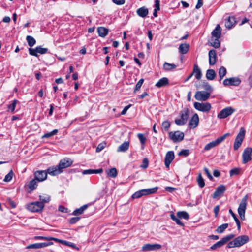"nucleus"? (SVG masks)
<instances>
[{
    "mask_svg": "<svg viewBox=\"0 0 252 252\" xmlns=\"http://www.w3.org/2000/svg\"><path fill=\"white\" fill-rule=\"evenodd\" d=\"M54 241H55V242H59V243H60L62 244H64V245H65L66 246H70V247H71L73 248H76V245L75 244L73 243H71V242H68V241H65V240H61V239H58V238H56V239H53Z\"/></svg>",
    "mask_w": 252,
    "mask_h": 252,
    "instance_id": "obj_34",
    "label": "nucleus"
},
{
    "mask_svg": "<svg viewBox=\"0 0 252 252\" xmlns=\"http://www.w3.org/2000/svg\"><path fill=\"white\" fill-rule=\"evenodd\" d=\"M235 111V109L232 107H227L221 110L218 113L217 117L220 119H225L231 115Z\"/></svg>",
    "mask_w": 252,
    "mask_h": 252,
    "instance_id": "obj_8",
    "label": "nucleus"
},
{
    "mask_svg": "<svg viewBox=\"0 0 252 252\" xmlns=\"http://www.w3.org/2000/svg\"><path fill=\"white\" fill-rule=\"evenodd\" d=\"M240 169L238 168H235L230 170L229 174L231 177L234 175H237L239 174Z\"/></svg>",
    "mask_w": 252,
    "mask_h": 252,
    "instance_id": "obj_50",
    "label": "nucleus"
},
{
    "mask_svg": "<svg viewBox=\"0 0 252 252\" xmlns=\"http://www.w3.org/2000/svg\"><path fill=\"white\" fill-rule=\"evenodd\" d=\"M6 203L9 205L12 208H15L16 207V203L12 200L10 198L6 199Z\"/></svg>",
    "mask_w": 252,
    "mask_h": 252,
    "instance_id": "obj_53",
    "label": "nucleus"
},
{
    "mask_svg": "<svg viewBox=\"0 0 252 252\" xmlns=\"http://www.w3.org/2000/svg\"><path fill=\"white\" fill-rule=\"evenodd\" d=\"M235 235L233 234H230L229 235H228L222 238L221 239V240L212 246H211L210 248V249L211 250L214 251L218 248H220L223 245H224L225 244H226L228 241L232 239L234 237Z\"/></svg>",
    "mask_w": 252,
    "mask_h": 252,
    "instance_id": "obj_4",
    "label": "nucleus"
},
{
    "mask_svg": "<svg viewBox=\"0 0 252 252\" xmlns=\"http://www.w3.org/2000/svg\"><path fill=\"white\" fill-rule=\"evenodd\" d=\"M53 239H56V238L52 237H44V236H35L34 237V239L35 240H53Z\"/></svg>",
    "mask_w": 252,
    "mask_h": 252,
    "instance_id": "obj_55",
    "label": "nucleus"
},
{
    "mask_svg": "<svg viewBox=\"0 0 252 252\" xmlns=\"http://www.w3.org/2000/svg\"><path fill=\"white\" fill-rule=\"evenodd\" d=\"M217 55L214 49H211L209 52V63L210 65H214L216 63Z\"/></svg>",
    "mask_w": 252,
    "mask_h": 252,
    "instance_id": "obj_21",
    "label": "nucleus"
},
{
    "mask_svg": "<svg viewBox=\"0 0 252 252\" xmlns=\"http://www.w3.org/2000/svg\"><path fill=\"white\" fill-rule=\"evenodd\" d=\"M26 40L28 45L31 47L33 46L36 43L35 39L32 36L30 35L27 36Z\"/></svg>",
    "mask_w": 252,
    "mask_h": 252,
    "instance_id": "obj_37",
    "label": "nucleus"
},
{
    "mask_svg": "<svg viewBox=\"0 0 252 252\" xmlns=\"http://www.w3.org/2000/svg\"><path fill=\"white\" fill-rule=\"evenodd\" d=\"M158 189V187H155L153 188L141 189L133 193L131 196V198L132 199H137L143 196L154 194L157 192Z\"/></svg>",
    "mask_w": 252,
    "mask_h": 252,
    "instance_id": "obj_3",
    "label": "nucleus"
},
{
    "mask_svg": "<svg viewBox=\"0 0 252 252\" xmlns=\"http://www.w3.org/2000/svg\"><path fill=\"white\" fill-rule=\"evenodd\" d=\"M117 170L116 168H111L109 172L107 173V175L109 177H112V178H115L117 176Z\"/></svg>",
    "mask_w": 252,
    "mask_h": 252,
    "instance_id": "obj_46",
    "label": "nucleus"
},
{
    "mask_svg": "<svg viewBox=\"0 0 252 252\" xmlns=\"http://www.w3.org/2000/svg\"><path fill=\"white\" fill-rule=\"evenodd\" d=\"M18 102L19 101L16 99L13 100L12 101V103L8 105L7 106L8 110L11 111V112H13L15 111L16 105Z\"/></svg>",
    "mask_w": 252,
    "mask_h": 252,
    "instance_id": "obj_44",
    "label": "nucleus"
},
{
    "mask_svg": "<svg viewBox=\"0 0 252 252\" xmlns=\"http://www.w3.org/2000/svg\"><path fill=\"white\" fill-rule=\"evenodd\" d=\"M29 54L35 57H38V53L44 54L48 52V49L46 48H42L41 46L36 47L35 48H29Z\"/></svg>",
    "mask_w": 252,
    "mask_h": 252,
    "instance_id": "obj_10",
    "label": "nucleus"
},
{
    "mask_svg": "<svg viewBox=\"0 0 252 252\" xmlns=\"http://www.w3.org/2000/svg\"><path fill=\"white\" fill-rule=\"evenodd\" d=\"M73 161L68 158H65L60 161L59 164L48 168V173L52 176L58 175L63 172V169L70 166Z\"/></svg>",
    "mask_w": 252,
    "mask_h": 252,
    "instance_id": "obj_1",
    "label": "nucleus"
},
{
    "mask_svg": "<svg viewBox=\"0 0 252 252\" xmlns=\"http://www.w3.org/2000/svg\"><path fill=\"white\" fill-rule=\"evenodd\" d=\"M112 2L116 5H121L125 3V0H112Z\"/></svg>",
    "mask_w": 252,
    "mask_h": 252,
    "instance_id": "obj_62",
    "label": "nucleus"
},
{
    "mask_svg": "<svg viewBox=\"0 0 252 252\" xmlns=\"http://www.w3.org/2000/svg\"><path fill=\"white\" fill-rule=\"evenodd\" d=\"M204 171L205 174L207 175L208 178L210 180H213V178L211 175V174L210 173L208 169L206 167L204 168Z\"/></svg>",
    "mask_w": 252,
    "mask_h": 252,
    "instance_id": "obj_61",
    "label": "nucleus"
},
{
    "mask_svg": "<svg viewBox=\"0 0 252 252\" xmlns=\"http://www.w3.org/2000/svg\"><path fill=\"white\" fill-rule=\"evenodd\" d=\"M144 80L143 78H141L139 80V81L136 83L135 85L134 92H136V91H138L140 89L142 85L144 82Z\"/></svg>",
    "mask_w": 252,
    "mask_h": 252,
    "instance_id": "obj_51",
    "label": "nucleus"
},
{
    "mask_svg": "<svg viewBox=\"0 0 252 252\" xmlns=\"http://www.w3.org/2000/svg\"><path fill=\"white\" fill-rule=\"evenodd\" d=\"M193 106L196 110L203 112H208L211 109V105L208 102L200 103L195 102L194 103Z\"/></svg>",
    "mask_w": 252,
    "mask_h": 252,
    "instance_id": "obj_9",
    "label": "nucleus"
},
{
    "mask_svg": "<svg viewBox=\"0 0 252 252\" xmlns=\"http://www.w3.org/2000/svg\"><path fill=\"white\" fill-rule=\"evenodd\" d=\"M230 134L229 133H225V134L223 135L222 136L218 138L215 140L216 142L218 145L220 144L221 142H222L224 139L229 135Z\"/></svg>",
    "mask_w": 252,
    "mask_h": 252,
    "instance_id": "obj_48",
    "label": "nucleus"
},
{
    "mask_svg": "<svg viewBox=\"0 0 252 252\" xmlns=\"http://www.w3.org/2000/svg\"><path fill=\"white\" fill-rule=\"evenodd\" d=\"M161 248V245L158 244H146L143 246L142 250L144 252L154 251L160 249Z\"/></svg>",
    "mask_w": 252,
    "mask_h": 252,
    "instance_id": "obj_16",
    "label": "nucleus"
},
{
    "mask_svg": "<svg viewBox=\"0 0 252 252\" xmlns=\"http://www.w3.org/2000/svg\"><path fill=\"white\" fill-rule=\"evenodd\" d=\"M234 240L237 247H239L247 243L249 240V238L247 235H241L238 236Z\"/></svg>",
    "mask_w": 252,
    "mask_h": 252,
    "instance_id": "obj_15",
    "label": "nucleus"
},
{
    "mask_svg": "<svg viewBox=\"0 0 252 252\" xmlns=\"http://www.w3.org/2000/svg\"><path fill=\"white\" fill-rule=\"evenodd\" d=\"M48 169L46 170H38L34 173V176L38 182H42L46 179Z\"/></svg>",
    "mask_w": 252,
    "mask_h": 252,
    "instance_id": "obj_14",
    "label": "nucleus"
},
{
    "mask_svg": "<svg viewBox=\"0 0 252 252\" xmlns=\"http://www.w3.org/2000/svg\"><path fill=\"white\" fill-rule=\"evenodd\" d=\"M170 216L171 219L175 221L178 225H179L181 226H184V224L180 220L178 217L177 218L176 217L174 213H171Z\"/></svg>",
    "mask_w": 252,
    "mask_h": 252,
    "instance_id": "obj_39",
    "label": "nucleus"
},
{
    "mask_svg": "<svg viewBox=\"0 0 252 252\" xmlns=\"http://www.w3.org/2000/svg\"><path fill=\"white\" fill-rule=\"evenodd\" d=\"M189 110L188 108H184L179 112V119L175 120V123L178 126H183L185 125L189 119Z\"/></svg>",
    "mask_w": 252,
    "mask_h": 252,
    "instance_id": "obj_2",
    "label": "nucleus"
},
{
    "mask_svg": "<svg viewBox=\"0 0 252 252\" xmlns=\"http://www.w3.org/2000/svg\"><path fill=\"white\" fill-rule=\"evenodd\" d=\"M13 175V172L12 170L5 176L4 181L5 182H9L11 180Z\"/></svg>",
    "mask_w": 252,
    "mask_h": 252,
    "instance_id": "obj_54",
    "label": "nucleus"
},
{
    "mask_svg": "<svg viewBox=\"0 0 252 252\" xmlns=\"http://www.w3.org/2000/svg\"><path fill=\"white\" fill-rule=\"evenodd\" d=\"M210 92L198 91L195 94V98L199 101H205L208 99L210 96Z\"/></svg>",
    "mask_w": 252,
    "mask_h": 252,
    "instance_id": "obj_12",
    "label": "nucleus"
},
{
    "mask_svg": "<svg viewBox=\"0 0 252 252\" xmlns=\"http://www.w3.org/2000/svg\"><path fill=\"white\" fill-rule=\"evenodd\" d=\"M241 82V79L238 77H231L224 80L223 84L224 86H239Z\"/></svg>",
    "mask_w": 252,
    "mask_h": 252,
    "instance_id": "obj_13",
    "label": "nucleus"
},
{
    "mask_svg": "<svg viewBox=\"0 0 252 252\" xmlns=\"http://www.w3.org/2000/svg\"><path fill=\"white\" fill-rule=\"evenodd\" d=\"M216 76V73L214 70L210 69L206 71V77L209 80H213Z\"/></svg>",
    "mask_w": 252,
    "mask_h": 252,
    "instance_id": "obj_31",
    "label": "nucleus"
},
{
    "mask_svg": "<svg viewBox=\"0 0 252 252\" xmlns=\"http://www.w3.org/2000/svg\"><path fill=\"white\" fill-rule=\"evenodd\" d=\"M226 74V69L224 66L220 68L219 71V75L220 77V81L225 76Z\"/></svg>",
    "mask_w": 252,
    "mask_h": 252,
    "instance_id": "obj_40",
    "label": "nucleus"
},
{
    "mask_svg": "<svg viewBox=\"0 0 252 252\" xmlns=\"http://www.w3.org/2000/svg\"><path fill=\"white\" fill-rule=\"evenodd\" d=\"M136 13L140 17L145 18L148 14L149 11L147 8L142 7L138 8L136 10Z\"/></svg>",
    "mask_w": 252,
    "mask_h": 252,
    "instance_id": "obj_27",
    "label": "nucleus"
},
{
    "mask_svg": "<svg viewBox=\"0 0 252 252\" xmlns=\"http://www.w3.org/2000/svg\"><path fill=\"white\" fill-rule=\"evenodd\" d=\"M177 67V65L173 63H169L167 62H165L163 65V68L165 71H171L175 69Z\"/></svg>",
    "mask_w": 252,
    "mask_h": 252,
    "instance_id": "obj_33",
    "label": "nucleus"
},
{
    "mask_svg": "<svg viewBox=\"0 0 252 252\" xmlns=\"http://www.w3.org/2000/svg\"><path fill=\"white\" fill-rule=\"evenodd\" d=\"M37 180L34 178L33 179L31 180L28 184V187L31 190H34L37 186Z\"/></svg>",
    "mask_w": 252,
    "mask_h": 252,
    "instance_id": "obj_36",
    "label": "nucleus"
},
{
    "mask_svg": "<svg viewBox=\"0 0 252 252\" xmlns=\"http://www.w3.org/2000/svg\"><path fill=\"white\" fill-rule=\"evenodd\" d=\"M169 84L168 79L166 77H163L158 80V81L155 84V86L157 88H160L168 86Z\"/></svg>",
    "mask_w": 252,
    "mask_h": 252,
    "instance_id": "obj_26",
    "label": "nucleus"
},
{
    "mask_svg": "<svg viewBox=\"0 0 252 252\" xmlns=\"http://www.w3.org/2000/svg\"><path fill=\"white\" fill-rule=\"evenodd\" d=\"M174 158V153L173 151H168L165 156L164 159V164L167 168H169L170 163Z\"/></svg>",
    "mask_w": 252,
    "mask_h": 252,
    "instance_id": "obj_18",
    "label": "nucleus"
},
{
    "mask_svg": "<svg viewBox=\"0 0 252 252\" xmlns=\"http://www.w3.org/2000/svg\"><path fill=\"white\" fill-rule=\"evenodd\" d=\"M97 30L99 36L101 37H105L109 32V29L103 27H98Z\"/></svg>",
    "mask_w": 252,
    "mask_h": 252,
    "instance_id": "obj_28",
    "label": "nucleus"
},
{
    "mask_svg": "<svg viewBox=\"0 0 252 252\" xmlns=\"http://www.w3.org/2000/svg\"><path fill=\"white\" fill-rule=\"evenodd\" d=\"M189 49V45L187 44H181L179 47V52L182 54H186Z\"/></svg>",
    "mask_w": 252,
    "mask_h": 252,
    "instance_id": "obj_32",
    "label": "nucleus"
},
{
    "mask_svg": "<svg viewBox=\"0 0 252 252\" xmlns=\"http://www.w3.org/2000/svg\"><path fill=\"white\" fill-rule=\"evenodd\" d=\"M80 219V217H72L69 219V222L70 224H73L76 223Z\"/></svg>",
    "mask_w": 252,
    "mask_h": 252,
    "instance_id": "obj_59",
    "label": "nucleus"
},
{
    "mask_svg": "<svg viewBox=\"0 0 252 252\" xmlns=\"http://www.w3.org/2000/svg\"><path fill=\"white\" fill-rule=\"evenodd\" d=\"M228 227V223L222 224V225L218 227L217 229L216 230V231L218 233H222Z\"/></svg>",
    "mask_w": 252,
    "mask_h": 252,
    "instance_id": "obj_41",
    "label": "nucleus"
},
{
    "mask_svg": "<svg viewBox=\"0 0 252 252\" xmlns=\"http://www.w3.org/2000/svg\"><path fill=\"white\" fill-rule=\"evenodd\" d=\"M162 126L165 131H168L170 127V123L168 121H165L162 123Z\"/></svg>",
    "mask_w": 252,
    "mask_h": 252,
    "instance_id": "obj_52",
    "label": "nucleus"
},
{
    "mask_svg": "<svg viewBox=\"0 0 252 252\" xmlns=\"http://www.w3.org/2000/svg\"><path fill=\"white\" fill-rule=\"evenodd\" d=\"M44 207V204L39 201L33 202L27 205V209L32 212H41Z\"/></svg>",
    "mask_w": 252,
    "mask_h": 252,
    "instance_id": "obj_5",
    "label": "nucleus"
},
{
    "mask_svg": "<svg viewBox=\"0 0 252 252\" xmlns=\"http://www.w3.org/2000/svg\"><path fill=\"white\" fill-rule=\"evenodd\" d=\"M88 204H85L79 208L76 209L72 212V214L75 216H78L83 214L84 211L88 208Z\"/></svg>",
    "mask_w": 252,
    "mask_h": 252,
    "instance_id": "obj_30",
    "label": "nucleus"
},
{
    "mask_svg": "<svg viewBox=\"0 0 252 252\" xmlns=\"http://www.w3.org/2000/svg\"><path fill=\"white\" fill-rule=\"evenodd\" d=\"M197 182L198 186L200 188H202L205 186L204 180V179L203 178L201 173H199L198 174V176L197 178Z\"/></svg>",
    "mask_w": 252,
    "mask_h": 252,
    "instance_id": "obj_42",
    "label": "nucleus"
},
{
    "mask_svg": "<svg viewBox=\"0 0 252 252\" xmlns=\"http://www.w3.org/2000/svg\"><path fill=\"white\" fill-rule=\"evenodd\" d=\"M245 130L243 127L240 128V131L235 138L234 143V149L237 150L241 146L243 139L245 137Z\"/></svg>",
    "mask_w": 252,
    "mask_h": 252,
    "instance_id": "obj_6",
    "label": "nucleus"
},
{
    "mask_svg": "<svg viewBox=\"0 0 252 252\" xmlns=\"http://www.w3.org/2000/svg\"><path fill=\"white\" fill-rule=\"evenodd\" d=\"M169 137L174 143H178L183 140L184 133L180 131H171L169 133Z\"/></svg>",
    "mask_w": 252,
    "mask_h": 252,
    "instance_id": "obj_7",
    "label": "nucleus"
},
{
    "mask_svg": "<svg viewBox=\"0 0 252 252\" xmlns=\"http://www.w3.org/2000/svg\"><path fill=\"white\" fill-rule=\"evenodd\" d=\"M199 117L196 113H195L191 119L189 121L188 126L190 129L195 128L198 125L199 123Z\"/></svg>",
    "mask_w": 252,
    "mask_h": 252,
    "instance_id": "obj_17",
    "label": "nucleus"
},
{
    "mask_svg": "<svg viewBox=\"0 0 252 252\" xmlns=\"http://www.w3.org/2000/svg\"><path fill=\"white\" fill-rule=\"evenodd\" d=\"M212 38H220L221 35V28L220 25L218 24L211 32Z\"/></svg>",
    "mask_w": 252,
    "mask_h": 252,
    "instance_id": "obj_22",
    "label": "nucleus"
},
{
    "mask_svg": "<svg viewBox=\"0 0 252 252\" xmlns=\"http://www.w3.org/2000/svg\"><path fill=\"white\" fill-rule=\"evenodd\" d=\"M39 244L40 248H42L53 245V242L50 241L48 242L39 243Z\"/></svg>",
    "mask_w": 252,
    "mask_h": 252,
    "instance_id": "obj_60",
    "label": "nucleus"
},
{
    "mask_svg": "<svg viewBox=\"0 0 252 252\" xmlns=\"http://www.w3.org/2000/svg\"><path fill=\"white\" fill-rule=\"evenodd\" d=\"M190 151L189 149H183L179 152L178 155L180 156H184L186 157L189 155Z\"/></svg>",
    "mask_w": 252,
    "mask_h": 252,
    "instance_id": "obj_49",
    "label": "nucleus"
},
{
    "mask_svg": "<svg viewBox=\"0 0 252 252\" xmlns=\"http://www.w3.org/2000/svg\"><path fill=\"white\" fill-rule=\"evenodd\" d=\"M104 145H105V144H103V143L99 144L96 149V152H99L101 150H102L104 148Z\"/></svg>",
    "mask_w": 252,
    "mask_h": 252,
    "instance_id": "obj_64",
    "label": "nucleus"
},
{
    "mask_svg": "<svg viewBox=\"0 0 252 252\" xmlns=\"http://www.w3.org/2000/svg\"><path fill=\"white\" fill-rule=\"evenodd\" d=\"M137 137L139 139L141 144L142 145H144L145 144L146 138L145 137H144V135L142 133H138L137 135Z\"/></svg>",
    "mask_w": 252,
    "mask_h": 252,
    "instance_id": "obj_56",
    "label": "nucleus"
},
{
    "mask_svg": "<svg viewBox=\"0 0 252 252\" xmlns=\"http://www.w3.org/2000/svg\"><path fill=\"white\" fill-rule=\"evenodd\" d=\"M226 247L228 248H234V247H237V246H236V244L235 243L234 240H233L232 241L229 242L228 243Z\"/></svg>",
    "mask_w": 252,
    "mask_h": 252,
    "instance_id": "obj_63",
    "label": "nucleus"
},
{
    "mask_svg": "<svg viewBox=\"0 0 252 252\" xmlns=\"http://www.w3.org/2000/svg\"><path fill=\"white\" fill-rule=\"evenodd\" d=\"M226 190V187L224 185H221L219 186L216 189L212 195L213 198H217L218 197L221 196Z\"/></svg>",
    "mask_w": 252,
    "mask_h": 252,
    "instance_id": "obj_19",
    "label": "nucleus"
},
{
    "mask_svg": "<svg viewBox=\"0 0 252 252\" xmlns=\"http://www.w3.org/2000/svg\"><path fill=\"white\" fill-rule=\"evenodd\" d=\"M26 248L28 249H40V244L39 243H34L32 244L29 245L26 247Z\"/></svg>",
    "mask_w": 252,
    "mask_h": 252,
    "instance_id": "obj_57",
    "label": "nucleus"
},
{
    "mask_svg": "<svg viewBox=\"0 0 252 252\" xmlns=\"http://www.w3.org/2000/svg\"><path fill=\"white\" fill-rule=\"evenodd\" d=\"M236 23L235 17L233 16H229L225 19V26L227 29H231Z\"/></svg>",
    "mask_w": 252,
    "mask_h": 252,
    "instance_id": "obj_20",
    "label": "nucleus"
},
{
    "mask_svg": "<svg viewBox=\"0 0 252 252\" xmlns=\"http://www.w3.org/2000/svg\"><path fill=\"white\" fill-rule=\"evenodd\" d=\"M149 165V160L147 158H144L142 161V163L140 167L143 169H146Z\"/></svg>",
    "mask_w": 252,
    "mask_h": 252,
    "instance_id": "obj_58",
    "label": "nucleus"
},
{
    "mask_svg": "<svg viewBox=\"0 0 252 252\" xmlns=\"http://www.w3.org/2000/svg\"><path fill=\"white\" fill-rule=\"evenodd\" d=\"M217 145L218 144L216 142V141L214 140L206 144L204 147V150L205 151H208Z\"/></svg>",
    "mask_w": 252,
    "mask_h": 252,
    "instance_id": "obj_43",
    "label": "nucleus"
},
{
    "mask_svg": "<svg viewBox=\"0 0 252 252\" xmlns=\"http://www.w3.org/2000/svg\"><path fill=\"white\" fill-rule=\"evenodd\" d=\"M247 197L246 196L244 198L242 199L240 204H239V207L238 208V214L241 213H245V210L246 209L247 206Z\"/></svg>",
    "mask_w": 252,
    "mask_h": 252,
    "instance_id": "obj_23",
    "label": "nucleus"
},
{
    "mask_svg": "<svg viewBox=\"0 0 252 252\" xmlns=\"http://www.w3.org/2000/svg\"><path fill=\"white\" fill-rule=\"evenodd\" d=\"M39 200L40 201H39L40 203H42V204H44L45 203H48L50 200V196L46 195H40L39 196Z\"/></svg>",
    "mask_w": 252,
    "mask_h": 252,
    "instance_id": "obj_47",
    "label": "nucleus"
},
{
    "mask_svg": "<svg viewBox=\"0 0 252 252\" xmlns=\"http://www.w3.org/2000/svg\"><path fill=\"white\" fill-rule=\"evenodd\" d=\"M219 39L220 38H212V37H211L210 45L215 48H219L220 47Z\"/></svg>",
    "mask_w": 252,
    "mask_h": 252,
    "instance_id": "obj_35",
    "label": "nucleus"
},
{
    "mask_svg": "<svg viewBox=\"0 0 252 252\" xmlns=\"http://www.w3.org/2000/svg\"><path fill=\"white\" fill-rule=\"evenodd\" d=\"M196 87L197 88H203L206 90V92H210V94L213 91V87L206 80H202L201 85L199 87L196 86Z\"/></svg>",
    "mask_w": 252,
    "mask_h": 252,
    "instance_id": "obj_24",
    "label": "nucleus"
},
{
    "mask_svg": "<svg viewBox=\"0 0 252 252\" xmlns=\"http://www.w3.org/2000/svg\"><path fill=\"white\" fill-rule=\"evenodd\" d=\"M58 132V129H54L51 132L45 133L42 136V138H49L51 137L56 135Z\"/></svg>",
    "mask_w": 252,
    "mask_h": 252,
    "instance_id": "obj_45",
    "label": "nucleus"
},
{
    "mask_svg": "<svg viewBox=\"0 0 252 252\" xmlns=\"http://www.w3.org/2000/svg\"><path fill=\"white\" fill-rule=\"evenodd\" d=\"M129 147V142L125 141L118 148L117 151L118 152H125L126 151Z\"/></svg>",
    "mask_w": 252,
    "mask_h": 252,
    "instance_id": "obj_29",
    "label": "nucleus"
},
{
    "mask_svg": "<svg viewBox=\"0 0 252 252\" xmlns=\"http://www.w3.org/2000/svg\"><path fill=\"white\" fill-rule=\"evenodd\" d=\"M242 162L245 164L251 161L252 159V148H246L242 154Z\"/></svg>",
    "mask_w": 252,
    "mask_h": 252,
    "instance_id": "obj_11",
    "label": "nucleus"
},
{
    "mask_svg": "<svg viewBox=\"0 0 252 252\" xmlns=\"http://www.w3.org/2000/svg\"><path fill=\"white\" fill-rule=\"evenodd\" d=\"M177 215L179 218H183L187 220L189 218V214L186 211L178 212Z\"/></svg>",
    "mask_w": 252,
    "mask_h": 252,
    "instance_id": "obj_38",
    "label": "nucleus"
},
{
    "mask_svg": "<svg viewBox=\"0 0 252 252\" xmlns=\"http://www.w3.org/2000/svg\"><path fill=\"white\" fill-rule=\"evenodd\" d=\"M192 74L195 76L197 80H200L202 76L201 70L197 64H194Z\"/></svg>",
    "mask_w": 252,
    "mask_h": 252,
    "instance_id": "obj_25",
    "label": "nucleus"
}]
</instances>
